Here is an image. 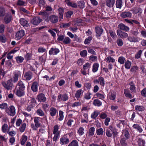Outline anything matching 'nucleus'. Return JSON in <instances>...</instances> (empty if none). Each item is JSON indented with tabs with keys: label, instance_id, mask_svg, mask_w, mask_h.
<instances>
[{
	"label": "nucleus",
	"instance_id": "nucleus-1",
	"mask_svg": "<svg viewBox=\"0 0 146 146\" xmlns=\"http://www.w3.org/2000/svg\"><path fill=\"white\" fill-rule=\"evenodd\" d=\"M59 126L58 125H56L53 127V133L54 135L53 138V141H56L58 138L60 134V131H59Z\"/></svg>",
	"mask_w": 146,
	"mask_h": 146
},
{
	"label": "nucleus",
	"instance_id": "nucleus-2",
	"mask_svg": "<svg viewBox=\"0 0 146 146\" xmlns=\"http://www.w3.org/2000/svg\"><path fill=\"white\" fill-rule=\"evenodd\" d=\"M45 21L47 22L50 21L52 23H56L58 21V17L55 15H52L49 17H45Z\"/></svg>",
	"mask_w": 146,
	"mask_h": 146
},
{
	"label": "nucleus",
	"instance_id": "nucleus-3",
	"mask_svg": "<svg viewBox=\"0 0 146 146\" xmlns=\"http://www.w3.org/2000/svg\"><path fill=\"white\" fill-rule=\"evenodd\" d=\"M5 112L8 115L13 116L16 113L15 108L13 106H11L9 108L6 109Z\"/></svg>",
	"mask_w": 146,
	"mask_h": 146
},
{
	"label": "nucleus",
	"instance_id": "nucleus-4",
	"mask_svg": "<svg viewBox=\"0 0 146 146\" xmlns=\"http://www.w3.org/2000/svg\"><path fill=\"white\" fill-rule=\"evenodd\" d=\"M68 95L64 93V94H60L58 96L57 100L58 102H65L68 99Z\"/></svg>",
	"mask_w": 146,
	"mask_h": 146
},
{
	"label": "nucleus",
	"instance_id": "nucleus-5",
	"mask_svg": "<svg viewBox=\"0 0 146 146\" xmlns=\"http://www.w3.org/2000/svg\"><path fill=\"white\" fill-rule=\"evenodd\" d=\"M13 76L12 78L9 80H12V82L14 83L16 82L18 80V78L21 76V72L18 70H15L14 71Z\"/></svg>",
	"mask_w": 146,
	"mask_h": 146
},
{
	"label": "nucleus",
	"instance_id": "nucleus-6",
	"mask_svg": "<svg viewBox=\"0 0 146 146\" xmlns=\"http://www.w3.org/2000/svg\"><path fill=\"white\" fill-rule=\"evenodd\" d=\"M12 80H8L7 82H3L2 83V85L4 87L8 90L12 89L13 84L12 83Z\"/></svg>",
	"mask_w": 146,
	"mask_h": 146
},
{
	"label": "nucleus",
	"instance_id": "nucleus-7",
	"mask_svg": "<svg viewBox=\"0 0 146 146\" xmlns=\"http://www.w3.org/2000/svg\"><path fill=\"white\" fill-rule=\"evenodd\" d=\"M127 40L131 42H138L141 39L138 37L134 36H130L128 37Z\"/></svg>",
	"mask_w": 146,
	"mask_h": 146
},
{
	"label": "nucleus",
	"instance_id": "nucleus-8",
	"mask_svg": "<svg viewBox=\"0 0 146 146\" xmlns=\"http://www.w3.org/2000/svg\"><path fill=\"white\" fill-rule=\"evenodd\" d=\"M95 31L97 38L100 37L103 33V30L101 27L97 26L95 27Z\"/></svg>",
	"mask_w": 146,
	"mask_h": 146
},
{
	"label": "nucleus",
	"instance_id": "nucleus-9",
	"mask_svg": "<svg viewBox=\"0 0 146 146\" xmlns=\"http://www.w3.org/2000/svg\"><path fill=\"white\" fill-rule=\"evenodd\" d=\"M117 33L118 36L122 38H125L128 37V34L127 33L122 31L120 30H117Z\"/></svg>",
	"mask_w": 146,
	"mask_h": 146
},
{
	"label": "nucleus",
	"instance_id": "nucleus-10",
	"mask_svg": "<svg viewBox=\"0 0 146 146\" xmlns=\"http://www.w3.org/2000/svg\"><path fill=\"white\" fill-rule=\"evenodd\" d=\"M25 34V33L24 30H20L15 35V38L17 40H19Z\"/></svg>",
	"mask_w": 146,
	"mask_h": 146
},
{
	"label": "nucleus",
	"instance_id": "nucleus-11",
	"mask_svg": "<svg viewBox=\"0 0 146 146\" xmlns=\"http://www.w3.org/2000/svg\"><path fill=\"white\" fill-rule=\"evenodd\" d=\"M36 99L38 102H45L46 100V98L43 93L38 94L36 96Z\"/></svg>",
	"mask_w": 146,
	"mask_h": 146
},
{
	"label": "nucleus",
	"instance_id": "nucleus-12",
	"mask_svg": "<svg viewBox=\"0 0 146 146\" xmlns=\"http://www.w3.org/2000/svg\"><path fill=\"white\" fill-rule=\"evenodd\" d=\"M42 19L39 17H35L31 21L32 23L34 25H38L41 21Z\"/></svg>",
	"mask_w": 146,
	"mask_h": 146
},
{
	"label": "nucleus",
	"instance_id": "nucleus-13",
	"mask_svg": "<svg viewBox=\"0 0 146 146\" xmlns=\"http://www.w3.org/2000/svg\"><path fill=\"white\" fill-rule=\"evenodd\" d=\"M15 94L18 97H21L25 95L24 90L17 88L14 90Z\"/></svg>",
	"mask_w": 146,
	"mask_h": 146
},
{
	"label": "nucleus",
	"instance_id": "nucleus-14",
	"mask_svg": "<svg viewBox=\"0 0 146 146\" xmlns=\"http://www.w3.org/2000/svg\"><path fill=\"white\" fill-rule=\"evenodd\" d=\"M60 143L62 145H66L69 142L68 138L65 136L61 137L60 139Z\"/></svg>",
	"mask_w": 146,
	"mask_h": 146
},
{
	"label": "nucleus",
	"instance_id": "nucleus-15",
	"mask_svg": "<svg viewBox=\"0 0 146 146\" xmlns=\"http://www.w3.org/2000/svg\"><path fill=\"white\" fill-rule=\"evenodd\" d=\"M41 120V118L39 117H35L34 118V122L35 123V125L37 128L40 126L41 123L40 121Z\"/></svg>",
	"mask_w": 146,
	"mask_h": 146
},
{
	"label": "nucleus",
	"instance_id": "nucleus-16",
	"mask_svg": "<svg viewBox=\"0 0 146 146\" xmlns=\"http://www.w3.org/2000/svg\"><path fill=\"white\" fill-rule=\"evenodd\" d=\"M57 112L56 109L53 107L51 108L49 111V113L52 117L55 116Z\"/></svg>",
	"mask_w": 146,
	"mask_h": 146
},
{
	"label": "nucleus",
	"instance_id": "nucleus-17",
	"mask_svg": "<svg viewBox=\"0 0 146 146\" xmlns=\"http://www.w3.org/2000/svg\"><path fill=\"white\" fill-rule=\"evenodd\" d=\"M60 51L58 49L56 48H51L49 52V54L50 55H56Z\"/></svg>",
	"mask_w": 146,
	"mask_h": 146
},
{
	"label": "nucleus",
	"instance_id": "nucleus-18",
	"mask_svg": "<svg viewBox=\"0 0 146 146\" xmlns=\"http://www.w3.org/2000/svg\"><path fill=\"white\" fill-rule=\"evenodd\" d=\"M17 88L25 90V87L23 82L19 80L17 85Z\"/></svg>",
	"mask_w": 146,
	"mask_h": 146
},
{
	"label": "nucleus",
	"instance_id": "nucleus-19",
	"mask_svg": "<svg viewBox=\"0 0 146 146\" xmlns=\"http://www.w3.org/2000/svg\"><path fill=\"white\" fill-rule=\"evenodd\" d=\"M134 14H137L139 13H141L142 12V9L140 8L137 7H134L132 8L130 10Z\"/></svg>",
	"mask_w": 146,
	"mask_h": 146
},
{
	"label": "nucleus",
	"instance_id": "nucleus-20",
	"mask_svg": "<svg viewBox=\"0 0 146 146\" xmlns=\"http://www.w3.org/2000/svg\"><path fill=\"white\" fill-rule=\"evenodd\" d=\"M131 13L129 11L123 12L121 15V17L124 18L126 17L131 18Z\"/></svg>",
	"mask_w": 146,
	"mask_h": 146
},
{
	"label": "nucleus",
	"instance_id": "nucleus-21",
	"mask_svg": "<svg viewBox=\"0 0 146 146\" xmlns=\"http://www.w3.org/2000/svg\"><path fill=\"white\" fill-rule=\"evenodd\" d=\"M38 85V84L37 82H33L31 86L32 90L33 92H36L37 91Z\"/></svg>",
	"mask_w": 146,
	"mask_h": 146
},
{
	"label": "nucleus",
	"instance_id": "nucleus-22",
	"mask_svg": "<svg viewBox=\"0 0 146 146\" xmlns=\"http://www.w3.org/2000/svg\"><path fill=\"white\" fill-rule=\"evenodd\" d=\"M118 27L121 30L125 31H127L129 30V28L128 27L125 26L122 23L118 25Z\"/></svg>",
	"mask_w": 146,
	"mask_h": 146
},
{
	"label": "nucleus",
	"instance_id": "nucleus-23",
	"mask_svg": "<svg viewBox=\"0 0 146 146\" xmlns=\"http://www.w3.org/2000/svg\"><path fill=\"white\" fill-rule=\"evenodd\" d=\"M64 9L62 8H60L58 10L59 14V17L60 21L63 19V14L64 12Z\"/></svg>",
	"mask_w": 146,
	"mask_h": 146
},
{
	"label": "nucleus",
	"instance_id": "nucleus-24",
	"mask_svg": "<svg viewBox=\"0 0 146 146\" xmlns=\"http://www.w3.org/2000/svg\"><path fill=\"white\" fill-rule=\"evenodd\" d=\"M130 85L129 89L132 92L135 93L136 92V87L133 82L131 81L129 83Z\"/></svg>",
	"mask_w": 146,
	"mask_h": 146
},
{
	"label": "nucleus",
	"instance_id": "nucleus-25",
	"mask_svg": "<svg viewBox=\"0 0 146 146\" xmlns=\"http://www.w3.org/2000/svg\"><path fill=\"white\" fill-rule=\"evenodd\" d=\"M106 5L109 7H113L115 4V0H107L106 1Z\"/></svg>",
	"mask_w": 146,
	"mask_h": 146
},
{
	"label": "nucleus",
	"instance_id": "nucleus-26",
	"mask_svg": "<svg viewBox=\"0 0 146 146\" xmlns=\"http://www.w3.org/2000/svg\"><path fill=\"white\" fill-rule=\"evenodd\" d=\"M11 16L10 14H6L4 17V21L5 23H8L11 20Z\"/></svg>",
	"mask_w": 146,
	"mask_h": 146
},
{
	"label": "nucleus",
	"instance_id": "nucleus-27",
	"mask_svg": "<svg viewBox=\"0 0 146 146\" xmlns=\"http://www.w3.org/2000/svg\"><path fill=\"white\" fill-rule=\"evenodd\" d=\"M32 77V73L30 72L26 73L24 75L25 79L27 80H29Z\"/></svg>",
	"mask_w": 146,
	"mask_h": 146
},
{
	"label": "nucleus",
	"instance_id": "nucleus-28",
	"mask_svg": "<svg viewBox=\"0 0 146 146\" xmlns=\"http://www.w3.org/2000/svg\"><path fill=\"white\" fill-rule=\"evenodd\" d=\"M93 104L96 106L100 107L102 105V102L98 99H95L93 101Z\"/></svg>",
	"mask_w": 146,
	"mask_h": 146
},
{
	"label": "nucleus",
	"instance_id": "nucleus-29",
	"mask_svg": "<svg viewBox=\"0 0 146 146\" xmlns=\"http://www.w3.org/2000/svg\"><path fill=\"white\" fill-rule=\"evenodd\" d=\"M28 139V137L27 136L25 135H23L20 139V143L22 145H24L26 142L27 141Z\"/></svg>",
	"mask_w": 146,
	"mask_h": 146
},
{
	"label": "nucleus",
	"instance_id": "nucleus-30",
	"mask_svg": "<svg viewBox=\"0 0 146 146\" xmlns=\"http://www.w3.org/2000/svg\"><path fill=\"white\" fill-rule=\"evenodd\" d=\"M124 92L126 97L129 98L130 99H131L133 98V96L130 93L128 89H125L124 90Z\"/></svg>",
	"mask_w": 146,
	"mask_h": 146
},
{
	"label": "nucleus",
	"instance_id": "nucleus-31",
	"mask_svg": "<svg viewBox=\"0 0 146 146\" xmlns=\"http://www.w3.org/2000/svg\"><path fill=\"white\" fill-rule=\"evenodd\" d=\"M20 22L21 24L24 27L26 26L27 27L28 25V21L24 18H21L20 20Z\"/></svg>",
	"mask_w": 146,
	"mask_h": 146
},
{
	"label": "nucleus",
	"instance_id": "nucleus-32",
	"mask_svg": "<svg viewBox=\"0 0 146 146\" xmlns=\"http://www.w3.org/2000/svg\"><path fill=\"white\" fill-rule=\"evenodd\" d=\"M116 95V93L115 92H113L111 93L108 96L110 100H114L115 98Z\"/></svg>",
	"mask_w": 146,
	"mask_h": 146
},
{
	"label": "nucleus",
	"instance_id": "nucleus-33",
	"mask_svg": "<svg viewBox=\"0 0 146 146\" xmlns=\"http://www.w3.org/2000/svg\"><path fill=\"white\" fill-rule=\"evenodd\" d=\"M99 64L97 63H94L93 65V68L92 71L93 72H96L98 70L99 67Z\"/></svg>",
	"mask_w": 146,
	"mask_h": 146
},
{
	"label": "nucleus",
	"instance_id": "nucleus-34",
	"mask_svg": "<svg viewBox=\"0 0 146 146\" xmlns=\"http://www.w3.org/2000/svg\"><path fill=\"white\" fill-rule=\"evenodd\" d=\"M99 83L102 87L104 86L105 84V80L102 77L100 76L99 77Z\"/></svg>",
	"mask_w": 146,
	"mask_h": 146
},
{
	"label": "nucleus",
	"instance_id": "nucleus-35",
	"mask_svg": "<svg viewBox=\"0 0 146 146\" xmlns=\"http://www.w3.org/2000/svg\"><path fill=\"white\" fill-rule=\"evenodd\" d=\"M83 92L82 89L78 90L76 91V93L75 94V96L77 98H79L82 94Z\"/></svg>",
	"mask_w": 146,
	"mask_h": 146
},
{
	"label": "nucleus",
	"instance_id": "nucleus-36",
	"mask_svg": "<svg viewBox=\"0 0 146 146\" xmlns=\"http://www.w3.org/2000/svg\"><path fill=\"white\" fill-rule=\"evenodd\" d=\"M117 8L121 9L122 5V1L121 0H117L115 4Z\"/></svg>",
	"mask_w": 146,
	"mask_h": 146
},
{
	"label": "nucleus",
	"instance_id": "nucleus-37",
	"mask_svg": "<svg viewBox=\"0 0 146 146\" xmlns=\"http://www.w3.org/2000/svg\"><path fill=\"white\" fill-rule=\"evenodd\" d=\"M133 128L137 130L140 133L142 132L143 131L142 129L138 124H134L133 126Z\"/></svg>",
	"mask_w": 146,
	"mask_h": 146
},
{
	"label": "nucleus",
	"instance_id": "nucleus-38",
	"mask_svg": "<svg viewBox=\"0 0 146 146\" xmlns=\"http://www.w3.org/2000/svg\"><path fill=\"white\" fill-rule=\"evenodd\" d=\"M110 129L112 131L114 137L116 136L117 134V130L116 128L113 127L112 126H110L109 127Z\"/></svg>",
	"mask_w": 146,
	"mask_h": 146
},
{
	"label": "nucleus",
	"instance_id": "nucleus-39",
	"mask_svg": "<svg viewBox=\"0 0 146 146\" xmlns=\"http://www.w3.org/2000/svg\"><path fill=\"white\" fill-rule=\"evenodd\" d=\"M26 125H27L26 123H23L19 129V131L21 133L24 132L26 128Z\"/></svg>",
	"mask_w": 146,
	"mask_h": 146
},
{
	"label": "nucleus",
	"instance_id": "nucleus-40",
	"mask_svg": "<svg viewBox=\"0 0 146 146\" xmlns=\"http://www.w3.org/2000/svg\"><path fill=\"white\" fill-rule=\"evenodd\" d=\"M106 61L107 62L110 63H113L115 61V60L110 56H108L106 58Z\"/></svg>",
	"mask_w": 146,
	"mask_h": 146
},
{
	"label": "nucleus",
	"instance_id": "nucleus-41",
	"mask_svg": "<svg viewBox=\"0 0 146 146\" xmlns=\"http://www.w3.org/2000/svg\"><path fill=\"white\" fill-rule=\"evenodd\" d=\"M67 5L68 6H70L74 8H76L77 7V4L73 2L68 1L67 2Z\"/></svg>",
	"mask_w": 146,
	"mask_h": 146
},
{
	"label": "nucleus",
	"instance_id": "nucleus-42",
	"mask_svg": "<svg viewBox=\"0 0 146 146\" xmlns=\"http://www.w3.org/2000/svg\"><path fill=\"white\" fill-rule=\"evenodd\" d=\"M71 40L68 37H66L64 38L63 42L65 44H68L70 43Z\"/></svg>",
	"mask_w": 146,
	"mask_h": 146
},
{
	"label": "nucleus",
	"instance_id": "nucleus-43",
	"mask_svg": "<svg viewBox=\"0 0 146 146\" xmlns=\"http://www.w3.org/2000/svg\"><path fill=\"white\" fill-rule=\"evenodd\" d=\"M8 128V126L7 124L6 123L4 124L2 126L1 129L2 132L4 133H6L7 131Z\"/></svg>",
	"mask_w": 146,
	"mask_h": 146
},
{
	"label": "nucleus",
	"instance_id": "nucleus-44",
	"mask_svg": "<svg viewBox=\"0 0 146 146\" xmlns=\"http://www.w3.org/2000/svg\"><path fill=\"white\" fill-rule=\"evenodd\" d=\"M135 109L137 111H142L144 110L145 108L142 106H136L135 107Z\"/></svg>",
	"mask_w": 146,
	"mask_h": 146
},
{
	"label": "nucleus",
	"instance_id": "nucleus-45",
	"mask_svg": "<svg viewBox=\"0 0 146 146\" xmlns=\"http://www.w3.org/2000/svg\"><path fill=\"white\" fill-rule=\"evenodd\" d=\"M15 59L18 63L22 62L24 59V58L21 56H18L15 58Z\"/></svg>",
	"mask_w": 146,
	"mask_h": 146
},
{
	"label": "nucleus",
	"instance_id": "nucleus-46",
	"mask_svg": "<svg viewBox=\"0 0 146 146\" xmlns=\"http://www.w3.org/2000/svg\"><path fill=\"white\" fill-rule=\"evenodd\" d=\"M104 95V94H101L99 92L97 93L96 94V96L98 98L101 99H103L105 98Z\"/></svg>",
	"mask_w": 146,
	"mask_h": 146
},
{
	"label": "nucleus",
	"instance_id": "nucleus-47",
	"mask_svg": "<svg viewBox=\"0 0 146 146\" xmlns=\"http://www.w3.org/2000/svg\"><path fill=\"white\" fill-rule=\"evenodd\" d=\"M5 9L2 7H0V16L3 17L5 14Z\"/></svg>",
	"mask_w": 146,
	"mask_h": 146
},
{
	"label": "nucleus",
	"instance_id": "nucleus-48",
	"mask_svg": "<svg viewBox=\"0 0 146 146\" xmlns=\"http://www.w3.org/2000/svg\"><path fill=\"white\" fill-rule=\"evenodd\" d=\"M78 7L80 8H83L84 7L85 3L83 1H79L78 2Z\"/></svg>",
	"mask_w": 146,
	"mask_h": 146
},
{
	"label": "nucleus",
	"instance_id": "nucleus-49",
	"mask_svg": "<svg viewBox=\"0 0 146 146\" xmlns=\"http://www.w3.org/2000/svg\"><path fill=\"white\" fill-rule=\"evenodd\" d=\"M19 9L20 11L21 12H23V13H25V14H27L28 15H30V13L29 12L28 10L26 9L25 8L20 7L19 8Z\"/></svg>",
	"mask_w": 146,
	"mask_h": 146
},
{
	"label": "nucleus",
	"instance_id": "nucleus-50",
	"mask_svg": "<svg viewBox=\"0 0 146 146\" xmlns=\"http://www.w3.org/2000/svg\"><path fill=\"white\" fill-rule=\"evenodd\" d=\"M36 113L38 115L40 116H43L44 115V112L40 109L37 110L36 111Z\"/></svg>",
	"mask_w": 146,
	"mask_h": 146
},
{
	"label": "nucleus",
	"instance_id": "nucleus-51",
	"mask_svg": "<svg viewBox=\"0 0 146 146\" xmlns=\"http://www.w3.org/2000/svg\"><path fill=\"white\" fill-rule=\"evenodd\" d=\"M64 113L62 111L60 110L59 111V117L58 118L59 121H61L63 119L64 117Z\"/></svg>",
	"mask_w": 146,
	"mask_h": 146
},
{
	"label": "nucleus",
	"instance_id": "nucleus-52",
	"mask_svg": "<svg viewBox=\"0 0 146 146\" xmlns=\"http://www.w3.org/2000/svg\"><path fill=\"white\" fill-rule=\"evenodd\" d=\"M138 145L139 146H144L145 145V141L141 138H139L138 141Z\"/></svg>",
	"mask_w": 146,
	"mask_h": 146
},
{
	"label": "nucleus",
	"instance_id": "nucleus-53",
	"mask_svg": "<svg viewBox=\"0 0 146 146\" xmlns=\"http://www.w3.org/2000/svg\"><path fill=\"white\" fill-rule=\"evenodd\" d=\"M109 32L110 34V35L112 37V38H114L117 36L114 30H110L109 31Z\"/></svg>",
	"mask_w": 146,
	"mask_h": 146
},
{
	"label": "nucleus",
	"instance_id": "nucleus-54",
	"mask_svg": "<svg viewBox=\"0 0 146 146\" xmlns=\"http://www.w3.org/2000/svg\"><path fill=\"white\" fill-rule=\"evenodd\" d=\"M68 146H78V143L76 140H73Z\"/></svg>",
	"mask_w": 146,
	"mask_h": 146
},
{
	"label": "nucleus",
	"instance_id": "nucleus-55",
	"mask_svg": "<svg viewBox=\"0 0 146 146\" xmlns=\"http://www.w3.org/2000/svg\"><path fill=\"white\" fill-rule=\"evenodd\" d=\"M131 32L135 36H137L139 34L138 30L135 28L133 29L132 30H131Z\"/></svg>",
	"mask_w": 146,
	"mask_h": 146
},
{
	"label": "nucleus",
	"instance_id": "nucleus-56",
	"mask_svg": "<svg viewBox=\"0 0 146 146\" xmlns=\"http://www.w3.org/2000/svg\"><path fill=\"white\" fill-rule=\"evenodd\" d=\"M90 66V64L88 62H87L83 66L84 70H89Z\"/></svg>",
	"mask_w": 146,
	"mask_h": 146
},
{
	"label": "nucleus",
	"instance_id": "nucleus-57",
	"mask_svg": "<svg viewBox=\"0 0 146 146\" xmlns=\"http://www.w3.org/2000/svg\"><path fill=\"white\" fill-rule=\"evenodd\" d=\"M104 131L102 128H100L96 130V133L98 135H102L103 134Z\"/></svg>",
	"mask_w": 146,
	"mask_h": 146
},
{
	"label": "nucleus",
	"instance_id": "nucleus-58",
	"mask_svg": "<svg viewBox=\"0 0 146 146\" xmlns=\"http://www.w3.org/2000/svg\"><path fill=\"white\" fill-rule=\"evenodd\" d=\"M89 60L92 62H95L97 61L98 57L96 56L92 55L89 57Z\"/></svg>",
	"mask_w": 146,
	"mask_h": 146
},
{
	"label": "nucleus",
	"instance_id": "nucleus-59",
	"mask_svg": "<svg viewBox=\"0 0 146 146\" xmlns=\"http://www.w3.org/2000/svg\"><path fill=\"white\" fill-rule=\"evenodd\" d=\"M125 60V59L124 57L121 56L119 58L118 61L120 64H123L124 63Z\"/></svg>",
	"mask_w": 146,
	"mask_h": 146
},
{
	"label": "nucleus",
	"instance_id": "nucleus-60",
	"mask_svg": "<svg viewBox=\"0 0 146 146\" xmlns=\"http://www.w3.org/2000/svg\"><path fill=\"white\" fill-rule=\"evenodd\" d=\"M70 25V23H62L61 24L60 27L62 28H66L69 27Z\"/></svg>",
	"mask_w": 146,
	"mask_h": 146
},
{
	"label": "nucleus",
	"instance_id": "nucleus-61",
	"mask_svg": "<svg viewBox=\"0 0 146 146\" xmlns=\"http://www.w3.org/2000/svg\"><path fill=\"white\" fill-rule=\"evenodd\" d=\"M49 105L47 104H42V108L44 111H46L48 108Z\"/></svg>",
	"mask_w": 146,
	"mask_h": 146
},
{
	"label": "nucleus",
	"instance_id": "nucleus-62",
	"mask_svg": "<svg viewBox=\"0 0 146 146\" xmlns=\"http://www.w3.org/2000/svg\"><path fill=\"white\" fill-rule=\"evenodd\" d=\"M92 39V38L91 36H89L88 38L85 39L84 41L85 44H88L90 43Z\"/></svg>",
	"mask_w": 146,
	"mask_h": 146
},
{
	"label": "nucleus",
	"instance_id": "nucleus-63",
	"mask_svg": "<svg viewBox=\"0 0 146 146\" xmlns=\"http://www.w3.org/2000/svg\"><path fill=\"white\" fill-rule=\"evenodd\" d=\"M131 65V62L129 60H127L125 63V67L127 69H129L130 68Z\"/></svg>",
	"mask_w": 146,
	"mask_h": 146
},
{
	"label": "nucleus",
	"instance_id": "nucleus-64",
	"mask_svg": "<svg viewBox=\"0 0 146 146\" xmlns=\"http://www.w3.org/2000/svg\"><path fill=\"white\" fill-rule=\"evenodd\" d=\"M91 93L89 92L86 93L84 95V98L86 100H89L91 98Z\"/></svg>",
	"mask_w": 146,
	"mask_h": 146
}]
</instances>
